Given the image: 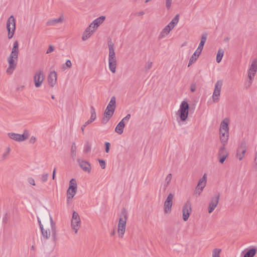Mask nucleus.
Wrapping results in <instances>:
<instances>
[{
    "mask_svg": "<svg viewBox=\"0 0 257 257\" xmlns=\"http://www.w3.org/2000/svg\"><path fill=\"white\" fill-rule=\"evenodd\" d=\"M46 220L44 221L45 227L43 226L39 217H38V221L42 234L45 238L48 239L50 238L51 234H52V241L50 244L49 245V247L50 249H54L56 245L57 240L56 225L50 214H46Z\"/></svg>",
    "mask_w": 257,
    "mask_h": 257,
    "instance_id": "obj_1",
    "label": "nucleus"
},
{
    "mask_svg": "<svg viewBox=\"0 0 257 257\" xmlns=\"http://www.w3.org/2000/svg\"><path fill=\"white\" fill-rule=\"evenodd\" d=\"M116 107V98L115 96H112L103 114L102 123H106L112 116Z\"/></svg>",
    "mask_w": 257,
    "mask_h": 257,
    "instance_id": "obj_2",
    "label": "nucleus"
},
{
    "mask_svg": "<svg viewBox=\"0 0 257 257\" xmlns=\"http://www.w3.org/2000/svg\"><path fill=\"white\" fill-rule=\"evenodd\" d=\"M109 48V55H108V64L109 69L110 71L114 73L116 71V68L117 65L116 57L115 56V53L114 52L113 48V44L111 42H109L108 44Z\"/></svg>",
    "mask_w": 257,
    "mask_h": 257,
    "instance_id": "obj_3",
    "label": "nucleus"
},
{
    "mask_svg": "<svg viewBox=\"0 0 257 257\" xmlns=\"http://www.w3.org/2000/svg\"><path fill=\"white\" fill-rule=\"evenodd\" d=\"M127 219V213L124 208L121 209L118 224L117 233L120 238H122L126 228V223Z\"/></svg>",
    "mask_w": 257,
    "mask_h": 257,
    "instance_id": "obj_4",
    "label": "nucleus"
},
{
    "mask_svg": "<svg viewBox=\"0 0 257 257\" xmlns=\"http://www.w3.org/2000/svg\"><path fill=\"white\" fill-rule=\"evenodd\" d=\"M189 109V106L188 102L185 100L181 102L180 105V108L176 113L182 121H184L187 119L188 115Z\"/></svg>",
    "mask_w": 257,
    "mask_h": 257,
    "instance_id": "obj_5",
    "label": "nucleus"
},
{
    "mask_svg": "<svg viewBox=\"0 0 257 257\" xmlns=\"http://www.w3.org/2000/svg\"><path fill=\"white\" fill-rule=\"evenodd\" d=\"M7 29L8 32V37L10 39L13 38L16 30L15 19L13 15L11 16L7 20Z\"/></svg>",
    "mask_w": 257,
    "mask_h": 257,
    "instance_id": "obj_6",
    "label": "nucleus"
},
{
    "mask_svg": "<svg viewBox=\"0 0 257 257\" xmlns=\"http://www.w3.org/2000/svg\"><path fill=\"white\" fill-rule=\"evenodd\" d=\"M17 56L10 55L7 58V62L9 64V66L6 70V72L9 75H11L15 70L18 61Z\"/></svg>",
    "mask_w": 257,
    "mask_h": 257,
    "instance_id": "obj_7",
    "label": "nucleus"
},
{
    "mask_svg": "<svg viewBox=\"0 0 257 257\" xmlns=\"http://www.w3.org/2000/svg\"><path fill=\"white\" fill-rule=\"evenodd\" d=\"M8 136L10 138L17 142H23L26 140L29 137V132L25 130L22 135L14 133H9Z\"/></svg>",
    "mask_w": 257,
    "mask_h": 257,
    "instance_id": "obj_8",
    "label": "nucleus"
},
{
    "mask_svg": "<svg viewBox=\"0 0 257 257\" xmlns=\"http://www.w3.org/2000/svg\"><path fill=\"white\" fill-rule=\"evenodd\" d=\"M81 225V220L80 216L77 212L73 211L72 220H71V227L75 233H77L78 229H79Z\"/></svg>",
    "mask_w": 257,
    "mask_h": 257,
    "instance_id": "obj_9",
    "label": "nucleus"
},
{
    "mask_svg": "<svg viewBox=\"0 0 257 257\" xmlns=\"http://www.w3.org/2000/svg\"><path fill=\"white\" fill-rule=\"evenodd\" d=\"M45 79V75L43 70H37L34 76V82L36 87H40Z\"/></svg>",
    "mask_w": 257,
    "mask_h": 257,
    "instance_id": "obj_10",
    "label": "nucleus"
},
{
    "mask_svg": "<svg viewBox=\"0 0 257 257\" xmlns=\"http://www.w3.org/2000/svg\"><path fill=\"white\" fill-rule=\"evenodd\" d=\"M222 84V80H219L216 81L215 84V88L212 95V100L214 102H217L219 101V97L220 95Z\"/></svg>",
    "mask_w": 257,
    "mask_h": 257,
    "instance_id": "obj_11",
    "label": "nucleus"
},
{
    "mask_svg": "<svg viewBox=\"0 0 257 257\" xmlns=\"http://www.w3.org/2000/svg\"><path fill=\"white\" fill-rule=\"evenodd\" d=\"M174 197V195L172 193H170L168 195L164 204V210L165 213L168 214L171 211Z\"/></svg>",
    "mask_w": 257,
    "mask_h": 257,
    "instance_id": "obj_12",
    "label": "nucleus"
},
{
    "mask_svg": "<svg viewBox=\"0 0 257 257\" xmlns=\"http://www.w3.org/2000/svg\"><path fill=\"white\" fill-rule=\"evenodd\" d=\"M191 211L192 208L191 203L189 201H187L183 205L182 209V218L184 221H186L188 219Z\"/></svg>",
    "mask_w": 257,
    "mask_h": 257,
    "instance_id": "obj_13",
    "label": "nucleus"
},
{
    "mask_svg": "<svg viewBox=\"0 0 257 257\" xmlns=\"http://www.w3.org/2000/svg\"><path fill=\"white\" fill-rule=\"evenodd\" d=\"M246 151V144L244 141H242L237 150L236 157L240 161L244 156Z\"/></svg>",
    "mask_w": 257,
    "mask_h": 257,
    "instance_id": "obj_14",
    "label": "nucleus"
},
{
    "mask_svg": "<svg viewBox=\"0 0 257 257\" xmlns=\"http://www.w3.org/2000/svg\"><path fill=\"white\" fill-rule=\"evenodd\" d=\"M220 198V193H217L215 194L214 196L211 198V201L208 206V212L211 213L216 207L218 204L219 200Z\"/></svg>",
    "mask_w": 257,
    "mask_h": 257,
    "instance_id": "obj_15",
    "label": "nucleus"
},
{
    "mask_svg": "<svg viewBox=\"0 0 257 257\" xmlns=\"http://www.w3.org/2000/svg\"><path fill=\"white\" fill-rule=\"evenodd\" d=\"M228 154L225 149V146H221L218 151V158L220 163L223 164L227 158Z\"/></svg>",
    "mask_w": 257,
    "mask_h": 257,
    "instance_id": "obj_16",
    "label": "nucleus"
},
{
    "mask_svg": "<svg viewBox=\"0 0 257 257\" xmlns=\"http://www.w3.org/2000/svg\"><path fill=\"white\" fill-rule=\"evenodd\" d=\"M77 161L80 167L84 172H87L88 173H90L91 170V166L89 162L84 160H81L80 159H78Z\"/></svg>",
    "mask_w": 257,
    "mask_h": 257,
    "instance_id": "obj_17",
    "label": "nucleus"
},
{
    "mask_svg": "<svg viewBox=\"0 0 257 257\" xmlns=\"http://www.w3.org/2000/svg\"><path fill=\"white\" fill-rule=\"evenodd\" d=\"M206 184V174H204L202 178H201L198 183L196 188L195 193L200 195L202 191L203 188L205 187Z\"/></svg>",
    "mask_w": 257,
    "mask_h": 257,
    "instance_id": "obj_18",
    "label": "nucleus"
},
{
    "mask_svg": "<svg viewBox=\"0 0 257 257\" xmlns=\"http://www.w3.org/2000/svg\"><path fill=\"white\" fill-rule=\"evenodd\" d=\"M57 74L56 71H51L48 76V82L51 87H53L57 83Z\"/></svg>",
    "mask_w": 257,
    "mask_h": 257,
    "instance_id": "obj_19",
    "label": "nucleus"
},
{
    "mask_svg": "<svg viewBox=\"0 0 257 257\" xmlns=\"http://www.w3.org/2000/svg\"><path fill=\"white\" fill-rule=\"evenodd\" d=\"M105 19V17L104 16L99 17V18L94 20L90 24L89 26L92 29H94V30H95L97 28V27L103 22Z\"/></svg>",
    "mask_w": 257,
    "mask_h": 257,
    "instance_id": "obj_20",
    "label": "nucleus"
},
{
    "mask_svg": "<svg viewBox=\"0 0 257 257\" xmlns=\"http://www.w3.org/2000/svg\"><path fill=\"white\" fill-rule=\"evenodd\" d=\"M64 21L63 16L58 19H54L48 20L46 23V25L48 26H55L58 24H62Z\"/></svg>",
    "mask_w": 257,
    "mask_h": 257,
    "instance_id": "obj_21",
    "label": "nucleus"
},
{
    "mask_svg": "<svg viewBox=\"0 0 257 257\" xmlns=\"http://www.w3.org/2000/svg\"><path fill=\"white\" fill-rule=\"evenodd\" d=\"M77 189L71 186H69L67 191V200L68 202L70 199H72L75 195Z\"/></svg>",
    "mask_w": 257,
    "mask_h": 257,
    "instance_id": "obj_22",
    "label": "nucleus"
},
{
    "mask_svg": "<svg viewBox=\"0 0 257 257\" xmlns=\"http://www.w3.org/2000/svg\"><path fill=\"white\" fill-rule=\"evenodd\" d=\"M95 31L94 29H92L89 26L85 30L83 34L82 37V40L83 41L87 40L88 38H89L92 35L93 32Z\"/></svg>",
    "mask_w": 257,
    "mask_h": 257,
    "instance_id": "obj_23",
    "label": "nucleus"
},
{
    "mask_svg": "<svg viewBox=\"0 0 257 257\" xmlns=\"http://www.w3.org/2000/svg\"><path fill=\"white\" fill-rule=\"evenodd\" d=\"M229 132H220V140L222 146H225L228 140Z\"/></svg>",
    "mask_w": 257,
    "mask_h": 257,
    "instance_id": "obj_24",
    "label": "nucleus"
},
{
    "mask_svg": "<svg viewBox=\"0 0 257 257\" xmlns=\"http://www.w3.org/2000/svg\"><path fill=\"white\" fill-rule=\"evenodd\" d=\"M207 33H203L202 35L201 38V41H200L199 45L197 49H196V50H197L198 51H199L200 52H202V51L203 49L204 45L207 40Z\"/></svg>",
    "mask_w": 257,
    "mask_h": 257,
    "instance_id": "obj_25",
    "label": "nucleus"
},
{
    "mask_svg": "<svg viewBox=\"0 0 257 257\" xmlns=\"http://www.w3.org/2000/svg\"><path fill=\"white\" fill-rule=\"evenodd\" d=\"M172 29L170 28L169 26H166L161 31L159 36V39H162L165 38L170 32Z\"/></svg>",
    "mask_w": 257,
    "mask_h": 257,
    "instance_id": "obj_26",
    "label": "nucleus"
},
{
    "mask_svg": "<svg viewBox=\"0 0 257 257\" xmlns=\"http://www.w3.org/2000/svg\"><path fill=\"white\" fill-rule=\"evenodd\" d=\"M19 53V42L18 41H15L13 43V46L10 55L18 57Z\"/></svg>",
    "mask_w": 257,
    "mask_h": 257,
    "instance_id": "obj_27",
    "label": "nucleus"
},
{
    "mask_svg": "<svg viewBox=\"0 0 257 257\" xmlns=\"http://www.w3.org/2000/svg\"><path fill=\"white\" fill-rule=\"evenodd\" d=\"M172 180V174L170 173L166 176L164 182L162 185V188L164 191H165L168 187Z\"/></svg>",
    "mask_w": 257,
    "mask_h": 257,
    "instance_id": "obj_28",
    "label": "nucleus"
},
{
    "mask_svg": "<svg viewBox=\"0 0 257 257\" xmlns=\"http://www.w3.org/2000/svg\"><path fill=\"white\" fill-rule=\"evenodd\" d=\"M248 71L251 73L252 74L255 75L257 71V60L256 59L252 60Z\"/></svg>",
    "mask_w": 257,
    "mask_h": 257,
    "instance_id": "obj_29",
    "label": "nucleus"
},
{
    "mask_svg": "<svg viewBox=\"0 0 257 257\" xmlns=\"http://www.w3.org/2000/svg\"><path fill=\"white\" fill-rule=\"evenodd\" d=\"M201 52L198 51L197 50H196L195 52L193 53V54L192 55V56L190 57L189 59V62L188 64V67L190 66L192 64L195 63L196 61L197 60V58L200 55Z\"/></svg>",
    "mask_w": 257,
    "mask_h": 257,
    "instance_id": "obj_30",
    "label": "nucleus"
},
{
    "mask_svg": "<svg viewBox=\"0 0 257 257\" xmlns=\"http://www.w3.org/2000/svg\"><path fill=\"white\" fill-rule=\"evenodd\" d=\"M229 132L228 120L224 119L220 124V132Z\"/></svg>",
    "mask_w": 257,
    "mask_h": 257,
    "instance_id": "obj_31",
    "label": "nucleus"
},
{
    "mask_svg": "<svg viewBox=\"0 0 257 257\" xmlns=\"http://www.w3.org/2000/svg\"><path fill=\"white\" fill-rule=\"evenodd\" d=\"M125 126V123L122 121H120L115 128V132L119 135H121L123 132V129Z\"/></svg>",
    "mask_w": 257,
    "mask_h": 257,
    "instance_id": "obj_32",
    "label": "nucleus"
},
{
    "mask_svg": "<svg viewBox=\"0 0 257 257\" xmlns=\"http://www.w3.org/2000/svg\"><path fill=\"white\" fill-rule=\"evenodd\" d=\"M179 20V14L176 15L175 17L172 20V21L170 22V23L167 25V26H169L170 28L173 29L175 26L177 24Z\"/></svg>",
    "mask_w": 257,
    "mask_h": 257,
    "instance_id": "obj_33",
    "label": "nucleus"
},
{
    "mask_svg": "<svg viewBox=\"0 0 257 257\" xmlns=\"http://www.w3.org/2000/svg\"><path fill=\"white\" fill-rule=\"evenodd\" d=\"M256 252V249L254 247L251 248L246 252L243 257H253Z\"/></svg>",
    "mask_w": 257,
    "mask_h": 257,
    "instance_id": "obj_34",
    "label": "nucleus"
},
{
    "mask_svg": "<svg viewBox=\"0 0 257 257\" xmlns=\"http://www.w3.org/2000/svg\"><path fill=\"white\" fill-rule=\"evenodd\" d=\"M224 53V51L223 49H219L218 50L217 55H216V62L217 63L220 62V61H221L222 58L223 56Z\"/></svg>",
    "mask_w": 257,
    "mask_h": 257,
    "instance_id": "obj_35",
    "label": "nucleus"
},
{
    "mask_svg": "<svg viewBox=\"0 0 257 257\" xmlns=\"http://www.w3.org/2000/svg\"><path fill=\"white\" fill-rule=\"evenodd\" d=\"M77 147L75 143H73L71 148V156L73 160H74L76 156Z\"/></svg>",
    "mask_w": 257,
    "mask_h": 257,
    "instance_id": "obj_36",
    "label": "nucleus"
},
{
    "mask_svg": "<svg viewBox=\"0 0 257 257\" xmlns=\"http://www.w3.org/2000/svg\"><path fill=\"white\" fill-rule=\"evenodd\" d=\"M221 249L219 248H214L212 251V257H221Z\"/></svg>",
    "mask_w": 257,
    "mask_h": 257,
    "instance_id": "obj_37",
    "label": "nucleus"
},
{
    "mask_svg": "<svg viewBox=\"0 0 257 257\" xmlns=\"http://www.w3.org/2000/svg\"><path fill=\"white\" fill-rule=\"evenodd\" d=\"M91 116L90 119L93 121H94L96 118V115L95 108L93 106L90 107Z\"/></svg>",
    "mask_w": 257,
    "mask_h": 257,
    "instance_id": "obj_38",
    "label": "nucleus"
},
{
    "mask_svg": "<svg viewBox=\"0 0 257 257\" xmlns=\"http://www.w3.org/2000/svg\"><path fill=\"white\" fill-rule=\"evenodd\" d=\"M91 151V147L88 143H87L84 146L83 152L84 153L87 154Z\"/></svg>",
    "mask_w": 257,
    "mask_h": 257,
    "instance_id": "obj_39",
    "label": "nucleus"
},
{
    "mask_svg": "<svg viewBox=\"0 0 257 257\" xmlns=\"http://www.w3.org/2000/svg\"><path fill=\"white\" fill-rule=\"evenodd\" d=\"M99 165L102 169H104L106 167V163L104 160L98 159V160Z\"/></svg>",
    "mask_w": 257,
    "mask_h": 257,
    "instance_id": "obj_40",
    "label": "nucleus"
},
{
    "mask_svg": "<svg viewBox=\"0 0 257 257\" xmlns=\"http://www.w3.org/2000/svg\"><path fill=\"white\" fill-rule=\"evenodd\" d=\"M69 186H71L77 189V183H76V181L75 179H72L70 180V182H69Z\"/></svg>",
    "mask_w": 257,
    "mask_h": 257,
    "instance_id": "obj_41",
    "label": "nucleus"
},
{
    "mask_svg": "<svg viewBox=\"0 0 257 257\" xmlns=\"http://www.w3.org/2000/svg\"><path fill=\"white\" fill-rule=\"evenodd\" d=\"M48 174L46 173L44 174L41 176V179L42 182H45L47 181L48 178Z\"/></svg>",
    "mask_w": 257,
    "mask_h": 257,
    "instance_id": "obj_42",
    "label": "nucleus"
},
{
    "mask_svg": "<svg viewBox=\"0 0 257 257\" xmlns=\"http://www.w3.org/2000/svg\"><path fill=\"white\" fill-rule=\"evenodd\" d=\"M172 0H165L166 7L167 10H169L171 7Z\"/></svg>",
    "mask_w": 257,
    "mask_h": 257,
    "instance_id": "obj_43",
    "label": "nucleus"
},
{
    "mask_svg": "<svg viewBox=\"0 0 257 257\" xmlns=\"http://www.w3.org/2000/svg\"><path fill=\"white\" fill-rule=\"evenodd\" d=\"M153 65V63L151 61H148L145 65V69L146 70L150 69Z\"/></svg>",
    "mask_w": 257,
    "mask_h": 257,
    "instance_id": "obj_44",
    "label": "nucleus"
},
{
    "mask_svg": "<svg viewBox=\"0 0 257 257\" xmlns=\"http://www.w3.org/2000/svg\"><path fill=\"white\" fill-rule=\"evenodd\" d=\"M131 118V114H127L124 117H123L120 121H122L123 123H125L128 121L129 119Z\"/></svg>",
    "mask_w": 257,
    "mask_h": 257,
    "instance_id": "obj_45",
    "label": "nucleus"
},
{
    "mask_svg": "<svg viewBox=\"0 0 257 257\" xmlns=\"http://www.w3.org/2000/svg\"><path fill=\"white\" fill-rule=\"evenodd\" d=\"M131 118V114H127L124 117H123L120 121H122L123 123H125L128 121L129 119Z\"/></svg>",
    "mask_w": 257,
    "mask_h": 257,
    "instance_id": "obj_46",
    "label": "nucleus"
},
{
    "mask_svg": "<svg viewBox=\"0 0 257 257\" xmlns=\"http://www.w3.org/2000/svg\"><path fill=\"white\" fill-rule=\"evenodd\" d=\"M10 148H8L7 149V151L6 152H5L3 155V159H6L8 157V156H9V155L10 154Z\"/></svg>",
    "mask_w": 257,
    "mask_h": 257,
    "instance_id": "obj_47",
    "label": "nucleus"
},
{
    "mask_svg": "<svg viewBox=\"0 0 257 257\" xmlns=\"http://www.w3.org/2000/svg\"><path fill=\"white\" fill-rule=\"evenodd\" d=\"M110 144L109 142H105V150L106 153H108L109 151Z\"/></svg>",
    "mask_w": 257,
    "mask_h": 257,
    "instance_id": "obj_48",
    "label": "nucleus"
},
{
    "mask_svg": "<svg viewBox=\"0 0 257 257\" xmlns=\"http://www.w3.org/2000/svg\"><path fill=\"white\" fill-rule=\"evenodd\" d=\"M54 48L53 46L52 45H50L48 49L47 50L46 53L49 54V53L52 52L53 51H54Z\"/></svg>",
    "mask_w": 257,
    "mask_h": 257,
    "instance_id": "obj_49",
    "label": "nucleus"
},
{
    "mask_svg": "<svg viewBox=\"0 0 257 257\" xmlns=\"http://www.w3.org/2000/svg\"><path fill=\"white\" fill-rule=\"evenodd\" d=\"M248 77L249 78V81H252V80H253V78L255 76V74H252L251 73L249 72L248 71Z\"/></svg>",
    "mask_w": 257,
    "mask_h": 257,
    "instance_id": "obj_50",
    "label": "nucleus"
},
{
    "mask_svg": "<svg viewBox=\"0 0 257 257\" xmlns=\"http://www.w3.org/2000/svg\"><path fill=\"white\" fill-rule=\"evenodd\" d=\"M28 181L29 184L33 185V186L35 185V180H34V179L33 178H29L28 179Z\"/></svg>",
    "mask_w": 257,
    "mask_h": 257,
    "instance_id": "obj_51",
    "label": "nucleus"
},
{
    "mask_svg": "<svg viewBox=\"0 0 257 257\" xmlns=\"http://www.w3.org/2000/svg\"><path fill=\"white\" fill-rule=\"evenodd\" d=\"M252 82L251 81H248L247 82L245 83V87L246 89H247L252 84Z\"/></svg>",
    "mask_w": 257,
    "mask_h": 257,
    "instance_id": "obj_52",
    "label": "nucleus"
},
{
    "mask_svg": "<svg viewBox=\"0 0 257 257\" xmlns=\"http://www.w3.org/2000/svg\"><path fill=\"white\" fill-rule=\"evenodd\" d=\"M65 65L68 68H70L72 66V63H71V61L69 60H67L66 62Z\"/></svg>",
    "mask_w": 257,
    "mask_h": 257,
    "instance_id": "obj_53",
    "label": "nucleus"
},
{
    "mask_svg": "<svg viewBox=\"0 0 257 257\" xmlns=\"http://www.w3.org/2000/svg\"><path fill=\"white\" fill-rule=\"evenodd\" d=\"M36 142V138L34 136L31 137L29 140V142L31 144H34Z\"/></svg>",
    "mask_w": 257,
    "mask_h": 257,
    "instance_id": "obj_54",
    "label": "nucleus"
},
{
    "mask_svg": "<svg viewBox=\"0 0 257 257\" xmlns=\"http://www.w3.org/2000/svg\"><path fill=\"white\" fill-rule=\"evenodd\" d=\"M190 90L192 92H194L196 90V85L195 84H192L191 85Z\"/></svg>",
    "mask_w": 257,
    "mask_h": 257,
    "instance_id": "obj_55",
    "label": "nucleus"
},
{
    "mask_svg": "<svg viewBox=\"0 0 257 257\" xmlns=\"http://www.w3.org/2000/svg\"><path fill=\"white\" fill-rule=\"evenodd\" d=\"M92 122H93L92 120H91L90 119L87 120L85 122V124H83L82 126H83V127H85L86 126L90 123H91Z\"/></svg>",
    "mask_w": 257,
    "mask_h": 257,
    "instance_id": "obj_56",
    "label": "nucleus"
},
{
    "mask_svg": "<svg viewBox=\"0 0 257 257\" xmlns=\"http://www.w3.org/2000/svg\"><path fill=\"white\" fill-rule=\"evenodd\" d=\"M92 122H93L92 120H91L90 119L87 120L85 122V124H83L82 126H83V127H85L86 126L90 123H91Z\"/></svg>",
    "mask_w": 257,
    "mask_h": 257,
    "instance_id": "obj_57",
    "label": "nucleus"
},
{
    "mask_svg": "<svg viewBox=\"0 0 257 257\" xmlns=\"http://www.w3.org/2000/svg\"><path fill=\"white\" fill-rule=\"evenodd\" d=\"M92 122H93L92 120H91L90 119L87 120L85 122V124H83L82 126H83V127H85L86 126L90 123H91Z\"/></svg>",
    "mask_w": 257,
    "mask_h": 257,
    "instance_id": "obj_58",
    "label": "nucleus"
},
{
    "mask_svg": "<svg viewBox=\"0 0 257 257\" xmlns=\"http://www.w3.org/2000/svg\"><path fill=\"white\" fill-rule=\"evenodd\" d=\"M92 122H93L92 120H91L90 119L87 120L85 122V124H83L82 126H83V127H85L86 126L90 123H91Z\"/></svg>",
    "mask_w": 257,
    "mask_h": 257,
    "instance_id": "obj_59",
    "label": "nucleus"
},
{
    "mask_svg": "<svg viewBox=\"0 0 257 257\" xmlns=\"http://www.w3.org/2000/svg\"><path fill=\"white\" fill-rule=\"evenodd\" d=\"M92 122H93L92 120H91L90 119L87 120L85 122V124H83L82 126H83V127H85L86 126L90 123H91Z\"/></svg>",
    "mask_w": 257,
    "mask_h": 257,
    "instance_id": "obj_60",
    "label": "nucleus"
},
{
    "mask_svg": "<svg viewBox=\"0 0 257 257\" xmlns=\"http://www.w3.org/2000/svg\"><path fill=\"white\" fill-rule=\"evenodd\" d=\"M55 174H56V168H55L53 170V176H52V178L53 179H55Z\"/></svg>",
    "mask_w": 257,
    "mask_h": 257,
    "instance_id": "obj_61",
    "label": "nucleus"
},
{
    "mask_svg": "<svg viewBox=\"0 0 257 257\" xmlns=\"http://www.w3.org/2000/svg\"><path fill=\"white\" fill-rule=\"evenodd\" d=\"M145 13L144 12H141L139 13V16L143 15H144Z\"/></svg>",
    "mask_w": 257,
    "mask_h": 257,
    "instance_id": "obj_62",
    "label": "nucleus"
},
{
    "mask_svg": "<svg viewBox=\"0 0 257 257\" xmlns=\"http://www.w3.org/2000/svg\"><path fill=\"white\" fill-rule=\"evenodd\" d=\"M31 249H32V250H34V249H35V246H34V245H32V246H31Z\"/></svg>",
    "mask_w": 257,
    "mask_h": 257,
    "instance_id": "obj_63",
    "label": "nucleus"
},
{
    "mask_svg": "<svg viewBox=\"0 0 257 257\" xmlns=\"http://www.w3.org/2000/svg\"><path fill=\"white\" fill-rule=\"evenodd\" d=\"M84 128H85V127H83V126H82V127H81V130H82V132L83 133L84 132Z\"/></svg>",
    "mask_w": 257,
    "mask_h": 257,
    "instance_id": "obj_64",
    "label": "nucleus"
}]
</instances>
